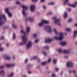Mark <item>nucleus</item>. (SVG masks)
<instances>
[{
	"instance_id": "nucleus-1",
	"label": "nucleus",
	"mask_w": 77,
	"mask_h": 77,
	"mask_svg": "<svg viewBox=\"0 0 77 77\" xmlns=\"http://www.w3.org/2000/svg\"><path fill=\"white\" fill-rule=\"evenodd\" d=\"M52 20L53 21H54V23H55V24H57L58 25V26H60L62 25V24L60 22V20H57V17H53L52 18Z\"/></svg>"
},
{
	"instance_id": "nucleus-2",
	"label": "nucleus",
	"mask_w": 77,
	"mask_h": 77,
	"mask_svg": "<svg viewBox=\"0 0 77 77\" xmlns=\"http://www.w3.org/2000/svg\"><path fill=\"white\" fill-rule=\"evenodd\" d=\"M22 7L23 9L22 11V14L24 17H26L27 14L26 13L25 10H27V9H28V7L26 5H23Z\"/></svg>"
},
{
	"instance_id": "nucleus-3",
	"label": "nucleus",
	"mask_w": 77,
	"mask_h": 77,
	"mask_svg": "<svg viewBox=\"0 0 77 77\" xmlns=\"http://www.w3.org/2000/svg\"><path fill=\"white\" fill-rule=\"evenodd\" d=\"M54 38L56 40H62L64 38V36L63 35V33L61 32L60 33V35L59 37L57 36H55Z\"/></svg>"
},
{
	"instance_id": "nucleus-4",
	"label": "nucleus",
	"mask_w": 77,
	"mask_h": 77,
	"mask_svg": "<svg viewBox=\"0 0 77 77\" xmlns=\"http://www.w3.org/2000/svg\"><path fill=\"white\" fill-rule=\"evenodd\" d=\"M27 41V38H26L24 36H23L22 37V42L20 43L19 44L20 45H25L26 44V42Z\"/></svg>"
},
{
	"instance_id": "nucleus-5",
	"label": "nucleus",
	"mask_w": 77,
	"mask_h": 77,
	"mask_svg": "<svg viewBox=\"0 0 77 77\" xmlns=\"http://www.w3.org/2000/svg\"><path fill=\"white\" fill-rule=\"evenodd\" d=\"M49 23H50V22L46 20H43L40 23L38 24V26L39 27H42L44 24H48Z\"/></svg>"
},
{
	"instance_id": "nucleus-6",
	"label": "nucleus",
	"mask_w": 77,
	"mask_h": 77,
	"mask_svg": "<svg viewBox=\"0 0 77 77\" xmlns=\"http://www.w3.org/2000/svg\"><path fill=\"white\" fill-rule=\"evenodd\" d=\"M66 65L67 68H73L74 63L72 61H69L66 63Z\"/></svg>"
},
{
	"instance_id": "nucleus-7",
	"label": "nucleus",
	"mask_w": 77,
	"mask_h": 77,
	"mask_svg": "<svg viewBox=\"0 0 77 77\" xmlns=\"http://www.w3.org/2000/svg\"><path fill=\"white\" fill-rule=\"evenodd\" d=\"M44 29L48 32H52L51 27L50 26H46L44 27Z\"/></svg>"
},
{
	"instance_id": "nucleus-8",
	"label": "nucleus",
	"mask_w": 77,
	"mask_h": 77,
	"mask_svg": "<svg viewBox=\"0 0 77 77\" xmlns=\"http://www.w3.org/2000/svg\"><path fill=\"white\" fill-rule=\"evenodd\" d=\"M5 12L6 13H7L9 17H12V14L9 11V8H7L5 9Z\"/></svg>"
},
{
	"instance_id": "nucleus-9",
	"label": "nucleus",
	"mask_w": 77,
	"mask_h": 77,
	"mask_svg": "<svg viewBox=\"0 0 77 77\" xmlns=\"http://www.w3.org/2000/svg\"><path fill=\"white\" fill-rule=\"evenodd\" d=\"M32 44H33V43L32 42H29L26 46V49H29V48H30L32 47Z\"/></svg>"
},
{
	"instance_id": "nucleus-10",
	"label": "nucleus",
	"mask_w": 77,
	"mask_h": 77,
	"mask_svg": "<svg viewBox=\"0 0 77 77\" xmlns=\"http://www.w3.org/2000/svg\"><path fill=\"white\" fill-rule=\"evenodd\" d=\"M53 38H48L46 39L45 41V43H47V42H49V43H51L52 42V41H53Z\"/></svg>"
},
{
	"instance_id": "nucleus-11",
	"label": "nucleus",
	"mask_w": 77,
	"mask_h": 77,
	"mask_svg": "<svg viewBox=\"0 0 77 77\" xmlns=\"http://www.w3.org/2000/svg\"><path fill=\"white\" fill-rule=\"evenodd\" d=\"M35 5H32L30 7V9L31 12H35Z\"/></svg>"
},
{
	"instance_id": "nucleus-12",
	"label": "nucleus",
	"mask_w": 77,
	"mask_h": 77,
	"mask_svg": "<svg viewBox=\"0 0 77 77\" xmlns=\"http://www.w3.org/2000/svg\"><path fill=\"white\" fill-rule=\"evenodd\" d=\"M3 18L5 20H6V16H5V15H0V21L3 20Z\"/></svg>"
},
{
	"instance_id": "nucleus-13",
	"label": "nucleus",
	"mask_w": 77,
	"mask_h": 77,
	"mask_svg": "<svg viewBox=\"0 0 77 77\" xmlns=\"http://www.w3.org/2000/svg\"><path fill=\"white\" fill-rule=\"evenodd\" d=\"M30 28L29 27H27L26 29V35H27L30 33Z\"/></svg>"
},
{
	"instance_id": "nucleus-14",
	"label": "nucleus",
	"mask_w": 77,
	"mask_h": 77,
	"mask_svg": "<svg viewBox=\"0 0 77 77\" xmlns=\"http://www.w3.org/2000/svg\"><path fill=\"white\" fill-rule=\"evenodd\" d=\"M4 59L7 60H11V57L7 55H5L4 56Z\"/></svg>"
},
{
	"instance_id": "nucleus-15",
	"label": "nucleus",
	"mask_w": 77,
	"mask_h": 77,
	"mask_svg": "<svg viewBox=\"0 0 77 77\" xmlns=\"http://www.w3.org/2000/svg\"><path fill=\"white\" fill-rule=\"evenodd\" d=\"M60 44L61 45L65 46L67 44V42H66L64 41V42H60Z\"/></svg>"
},
{
	"instance_id": "nucleus-16",
	"label": "nucleus",
	"mask_w": 77,
	"mask_h": 77,
	"mask_svg": "<svg viewBox=\"0 0 77 77\" xmlns=\"http://www.w3.org/2000/svg\"><path fill=\"white\" fill-rule=\"evenodd\" d=\"M63 17L65 19L67 18V17H68V14L66 12H65L64 14Z\"/></svg>"
},
{
	"instance_id": "nucleus-17",
	"label": "nucleus",
	"mask_w": 77,
	"mask_h": 77,
	"mask_svg": "<svg viewBox=\"0 0 77 77\" xmlns=\"http://www.w3.org/2000/svg\"><path fill=\"white\" fill-rule=\"evenodd\" d=\"M20 33H23L24 34V35L23 36H25V37L26 38L25 35H27L26 34V32H24V31L23 30H21L20 31Z\"/></svg>"
},
{
	"instance_id": "nucleus-18",
	"label": "nucleus",
	"mask_w": 77,
	"mask_h": 77,
	"mask_svg": "<svg viewBox=\"0 0 77 77\" xmlns=\"http://www.w3.org/2000/svg\"><path fill=\"white\" fill-rule=\"evenodd\" d=\"M53 31L54 33L56 34V35H58V32L56 30V29L55 28L54 29Z\"/></svg>"
},
{
	"instance_id": "nucleus-19",
	"label": "nucleus",
	"mask_w": 77,
	"mask_h": 77,
	"mask_svg": "<svg viewBox=\"0 0 77 77\" xmlns=\"http://www.w3.org/2000/svg\"><path fill=\"white\" fill-rule=\"evenodd\" d=\"M26 21H33V19H32L31 17H29L26 19Z\"/></svg>"
},
{
	"instance_id": "nucleus-20",
	"label": "nucleus",
	"mask_w": 77,
	"mask_h": 77,
	"mask_svg": "<svg viewBox=\"0 0 77 77\" xmlns=\"http://www.w3.org/2000/svg\"><path fill=\"white\" fill-rule=\"evenodd\" d=\"M4 22L3 21V20H0V26H2V25H3Z\"/></svg>"
},
{
	"instance_id": "nucleus-21",
	"label": "nucleus",
	"mask_w": 77,
	"mask_h": 77,
	"mask_svg": "<svg viewBox=\"0 0 77 77\" xmlns=\"http://www.w3.org/2000/svg\"><path fill=\"white\" fill-rule=\"evenodd\" d=\"M14 73L13 72H12L9 75H8V77H13L14 75Z\"/></svg>"
},
{
	"instance_id": "nucleus-22",
	"label": "nucleus",
	"mask_w": 77,
	"mask_h": 77,
	"mask_svg": "<svg viewBox=\"0 0 77 77\" xmlns=\"http://www.w3.org/2000/svg\"><path fill=\"white\" fill-rule=\"evenodd\" d=\"M12 27L14 28V29H17V26L15 25V23H13L12 25Z\"/></svg>"
},
{
	"instance_id": "nucleus-23",
	"label": "nucleus",
	"mask_w": 77,
	"mask_h": 77,
	"mask_svg": "<svg viewBox=\"0 0 77 77\" xmlns=\"http://www.w3.org/2000/svg\"><path fill=\"white\" fill-rule=\"evenodd\" d=\"M71 29H69V28H66L65 29V30L66 31H67V32H69V31H71Z\"/></svg>"
},
{
	"instance_id": "nucleus-24",
	"label": "nucleus",
	"mask_w": 77,
	"mask_h": 77,
	"mask_svg": "<svg viewBox=\"0 0 77 77\" xmlns=\"http://www.w3.org/2000/svg\"><path fill=\"white\" fill-rule=\"evenodd\" d=\"M70 53H71V50H70V49H68L66 50V53L69 54Z\"/></svg>"
},
{
	"instance_id": "nucleus-25",
	"label": "nucleus",
	"mask_w": 77,
	"mask_h": 77,
	"mask_svg": "<svg viewBox=\"0 0 77 77\" xmlns=\"http://www.w3.org/2000/svg\"><path fill=\"white\" fill-rule=\"evenodd\" d=\"M77 34V31H74V34H73V36H74V37H75V36Z\"/></svg>"
},
{
	"instance_id": "nucleus-26",
	"label": "nucleus",
	"mask_w": 77,
	"mask_h": 77,
	"mask_svg": "<svg viewBox=\"0 0 77 77\" xmlns=\"http://www.w3.org/2000/svg\"><path fill=\"white\" fill-rule=\"evenodd\" d=\"M47 63V62H44L42 63L41 65L42 66H44V65H46V63Z\"/></svg>"
},
{
	"instance_id": "nucleus-27",
	"label": "nucleus",
	"mask_w": 77,
	"mask_h": 77,
	"mask_svg": "<svg viewBox=\"0 0 77 77\" xmlns=\"http://www.w3.org/2000/svg\"><path fill=\"white\" fill-rule=\"evenodd\" d=\"M58 51L59 53H62V49L60 48L58 50Z\"/></svg>"
},
{
	"instance_id": "nucleus-28",
	"label": "nucleus",
	"mask_w": 77,
	"mask_h": 77,
	"mask_svg": "<svg viewBox=\"0 0 77 77\" xmlns=\"http://www.w3.org/2000/svg\"><path fill=\"white\" fill-rule=\"evenodd\" d=\"M44 48L45 49H46V50H48L49 49V46H46L44 47Z\"/></svg>"
},
{
	"instance_id": "nucleus-29",
	"label": "nucleus",
	"mask_w": 77,
	"mask_h": 77,
	"mask_svg": "<svg viewBox=\"0 0 77 77\" xmlns=\"http://www.w3.org/2000/svg\"><path fill=\"white\" fill-rule=\"evenodd\" d=\"M57 62V60L56 59H54L53 61V62L54 64H56V62Z\"/></svg>"
},
{
	"instance_id": "nucleus-30",
	"label": "nucleus",
	"mask_w": 77,
	"mask_h": 77,
	"mask_svg": "<svg viewBox=\"0 0 77 77\" xmlns=\"http://www.w3.org/2000/svg\"><path fill=\"white\" fill-rule=\"evenodd\" d=\"M15 63L10 64L11 67H14V66H15Z\"/></svg>"
},
{
	"instance_id": "nucleus-31",
	"label": "nucleus",
	"mask_w": 77,
	"mask_h": 77,
	"mask_svg": "<svg viewBox=\"0 0 77 77\" xmlns=\"http://www.w3.org/2000/svg\"><path fill=\"white\" fill-rule=\"evenodd\" d=\"M5 66L8 68L11 67V64H6Z\"/></svg>"
},
{
	"instance_id": "nucleus-32",
	"label": "nucleus",
	"mask_w": 77,
	"mask_h": 77,
	"mask_svg": "<svg viewBox=\"0 0 77 77\" xmlns=\"http://www.w3.org/2000/svg\"><path fill=\"white\" fill-rule=\"evenodd\" d=\"M36 59H37V57H33V58H31V60H34Z\"/></svg>"
},
{
	"instance_id": "nucleus-33",
	"label": "nucleus",
	"mask_w": 77,
	"mask_h": 77,
	"mask_svg": "<svg viewBox=\"0 0 77 77\" xmlns=\"http://www.w3.org/2000/svg\"><path fill=\"white\" fill-rule=\"evenodd\" d=\"M51 59L50 58L48 59V61L47 62V63H50L51 62Z\"/></svg>"
},
{
	"instance_id": "nucleus-34",
	"label": "nucleus",
	"mask_w": 77,
	"mask_h": 77,
	"mask_svg": "<svg viewBox=\"0 0 77 77\" xmlns=\"http://www.w3.org/2000/svg\"><path fill=\"white\" fill-rule=\"evenodd\" d=\"M67 11L69 12H71V9L70 8H68L67 9Z\"/></svg>"
},
{
	"instance_id": "nucleus-35",
	"label": "nucleus",
	"mask_w": 77,
	"mask_h": 77,
	"mask_svg": "<svg viewBox=\"0 0 77 77\" xmlns=\"http://www.w3.org/2000/svg\"><path fill=\"white\" fill-rule=\"evenodd\" d=\"M37 36V34H34L32 35V37L33 38H36V37Z\"/></svg>"
},
{
	"instance_id": "nucleus-36",
	"label": "nucleus",
	"mask_w": 77,
	"mask_h": 77,
	"mask_svg": "<svg viewBox=\"0 0 77 77\" xmlns=\"http://www.w3.org/2000/svg\"><path fill=\"white\" fill-rule=\"evenodd\" d=\"M3 73H5V71L2 70L0 71V74H3Z\"/></svg>"
},
{
	"instance_id": "nucleus-37",
	"label": "nucleus",
	"mask_w": 77,
	"mask_h": 77,
	"mask_svg": "<svg viewBox=\"0 0 77 77\" xmlns=\"http://www.w3.org/2000/svg\"><path fill=\"white\" fill-rule=\"evenodd\" d=\"M72 7H73L74 8H76V5L75 4H72Z\"/></svg>"
},
{
	"instance_id": "nucleus-38",
	"label": "nucleus",
	"mask_w": 77,
	"mask_h": 77,
	"mask_svg": "<svg viewBox=\"0 0 77 77\" xmlns=\"http://www.w3.org/2000/svg\"><path fill=\"white\" fill-rule=\"evenodd\" d=\"M68 71L69 74H71V73L72 72V70H68Z\"/></svg>"
},
{
	"instance_id": "nucleus-39",
	"label": "nucleus",
	"mask_w": 77,
	"mask_h": 77,
	"mask_svg": "<svg viewBox=\"0 0 77 77\" xmlns=\"http://www.w3.org/2000/svg\"><path fill=\"white\" fill-rule=\"evenodd\" d=\"M72 19H70L68 20V22L69 23H70V22H72Z\"/></svg>"
},
{
	"instance_id": "nucleus-40",
	"label": "nucleus",
	"mask_w": 77,
	"mask_h": 77,
	"mask_svg": "<svg viewBox=\"0 0 77 77\" xmlns=\"http://www.w3.org/2000/svg\"><path fill=\"white\" fill-rule=\"evenodd\" d=\"M48 5H54V3L52 2L50 3H49Z\"/></svg>"
},
{
	"instance_id": "nucleus-41",
	"label": "nucleus",
	"mask_w": 77,
	"mask_h": 77,
	"mask_svg": "<svg viewBox=\"0 0 77 77\" xmlns=\"http://www.w3.org/2000/svg\"><path fill=\"white\" fill-rule=\"evenodd\" d=\"M72 72L74 74H76V71L75 70H72Z\"/></svg>"
},
{
	"instance_id": "nucleus-42",
	"label": "nucleus",
	"mask_w": 77,
	"mask_h": 77,
	"mask_svg": "<svg viewBox=\"0 0 77 77\" xmlns=\"http://www.w3.org/2000/svg\"><path fill=\"white\" fill-rule=\"evenodd\" d=\"M43 8L44 10H45L46 9H47V8H46V6L45 5H44L43 7Z\"/></svg>"
},
{
	"instance_id": "nucleus-43",
	"label": "nucleus",
	"mask_w": 77,
	"mask_h": 77,
	"mask_svg": "<svg viewBox=\"0 0 77 77\" xmlns=\"http://www.w3.org/2000/svg\"><path fill=\"white\" fill-rule=\"evenodd\" d=\"M16 38V36H15V34H13V39H14L15 38Z\"/></svg>"
},
{
	"instance_id": "nucleus-44",
	"label": "nucleus",
	"mask_w": 77,
	"mask_h": 77,
	"mask_svg": "<svg viewBox=\"0 0 77 77\" xmlns=\"http://www.w3.org/2000/svg\"><path fill=\"white\" fill-rule=\"evenodd\" d=\"M42 53L45 56H46V55H47V53L45 52H42Z\"/></svg>"
},
{
	"instance_id": "nucleus-45",
	"label": "nucleus",
	"mask_w": 77,
	"mask_h": 77,
	"mask_svg": "<svg viewBox=\"0 0 77 77\" xmlns=\"http://www.w3.org/2000/svg\"><path fill=\"white\" fill-rule=\"evenodd\" d=\"M51 76L52 77H56V75H55V74H52Z\"/></svg>"
},
{
	"instance_id": "nucleus-46",
	"label": "nucleus",
	"mask_w": 77,
	"mask_h": 77,
	"mask_svg": "<svg viewBox=\"0 0 77 77\" xmlns=\"http://www.w3.org/2000/svg\"><path fill=\"white\" fill-rule=\"evenodd\" d=\"M63 53H66V50H63Z\"/></svg>"
},
{
	"instance_id": "nucleus-47",
	"label": "nucleus",
	"mask_w": 77,
	"mask_h": 77,
	"mask_svg": "<svg viewBox=\"0 0 77 77\" xmlns=\"http://www.w3.org/2000/svg\"><path fill=\"white\" fill-rule=\"evenodd\" d=\"M5 39V37H4V36L2 37L1 38H0V40H1V39Z\"/></svg>"
},
{
	"instance_id": "nucleus-48",
	"label": "nucleus",
	"mask_w": 77,
	"mask_h": 77,
	"mask_svg": "<svg viewBox=\"0 0 77 77\" xmlns=\"http://www.w3.org/2000/svg\"><path fill=\"white\" fill-rule=\"evenodd\" d=\"M1 46H0V51H2L3 50V48H0V47H1Z\"/></svg>"
},
{
	"instance_id": "nucleus-49",
	"label": "nucleus",
	"mask_w": 77,
	"mask_h": 77,
	"mask_svg": "<svg viewBox=\"0 0 77 77\" xmlns=\"http://www.w3.org/2000/svg\"><path fill=\"white\" fill-rule=\"evenodd\" d=\"M38 0H32V2H37L38 1Z\"/></svg>"
},
{
	"instance_id": "nucleus-50",
	"label": "nucleus",
	"mask_w": 77,
	"mask_h": 77,
	"mask_svg": "<svg viewBox=\"0 0 77 77\" xmlns=\"http://www.w3.org/2000/svg\"><path fill=\"white\" fill-rule=\"evenodd\" d=\"M38 39H36L35 41V43H37L38 42Z\"/></svg>"
},
{
	"instance_id": "nucleus-51",
	"label": "nucleus",
	"mask_w": 77,
	"mask_h": 77,
	"mask_svg": "<svg viewBox=\"0 0 77 77\" xmlns=\"http://www.w3.org/2000/svg\"><path fill=\"white\" fill-rule=\"evenodd\" d=\"M48 14L50 15H52L53 13L52 12H49L48 13Z\"/></svg>"
},
{
	"instance_id": "nucleus-52",
	"label": "nucleus",
	"mask_w": 77,
	"mask_h": 77,
	"mask_svg": "<svg viewBox=\"0 0 77 77\" xmlns=\"http://www.w3.org/2000/svg\"><path fill=\"white\" fill-rule=\"evenodd\" d=\"M64 58L65 59H68V56H64Z\"/></svg>"
},
{
	"instance_id": "nucleus-53",
	"label": "nucleus",
	"mask_w": 77,
	"mask_h": 77,
	"mask_svg": "<svg viewBox=\"0 0 77 77\" xmlns=\"http://www.w3.org/2000/svg\"><path fill=\"white\" fill-rule=\"evenodd\" d=\"M72 4H71L69 3L68 4V6H71V7H72Z\"/></svg>"
},
{
	"instance_id": "nucleus-54",
	"label": "nucleus",
	"mask_w": 77,
	"mask_h": 77,
	"mask_svg": "<svg viewBox=\"0 0 77 77\" xmlns=\"http://www.w3.org/2000/svg\"><path fill=\"white\" fill-rule=\"evenodd\" d=\"M16 4H17L18 5H20V2H19L18 1L16 2Z\"/></svg>"
},
{
	"instance_id": "nucleus-55",
	"label": "nucleus",
	"mask_w": 77,
	"mask_h": 77,
	"mask_svg": "<svg viewBox=\"0 0 77 77\" xmlns=\"http://www.w3.org/2000/svg\"><path fill=\"white\" fill-rule=\"evenodd\" d=\"M55 70L56 71H59V69H58V68H55Z\"/></svg>"
},
{
	"instance_id": "nucleus-56",
	"label": "nucleus",
	"mask_w": 77,
	"mask_h": 77,
	"mask_svg": "<svg viewBox=\"0 0 77 77\" xmlns=\"http://www.w3.org/2000/svg\"><path fill=\"white\" fill-rule=\"evenodd\" d=\"M28 61V59H26L25 60V63H27V61Z\"/></svg>"
},
{
	"instance_id": "nucleus-57",
	"label": "nucleus",
	"mask_w": 77,
	"mask_h": 77,
	"mask_svg": "<svg viewBox=\"0 0 77 77\" xmlns=\"http://www.w3.org/2000/svg\"><path fill=\"white\" fill-rule=\"evenodd\" d=\"M6 46L7 47H9V44L8 43H7V44L6 45Z\"/></svg>"
},
{
	"instance_id": "nucleus-58",
	"label": "nucleus",
	"mask_w": 77,
	"mask_h": 77,
	"mask_svg": "<svg viewBox=\"0 0 77 77\" xmlns=\"http://www.w3.org/2000/svg\"><path fill=\"white\" fill-rule=\"evenodd\" d=\"M4 68V66H0V68Z\"/></svg>"
},
{
	"instance_id": "nucleus-59",
	"label": "nucleus",
	"mask_w": 77,
	"mask_h": 77,
	"mask_svg": "<svg viewBox=\"0 0 77 77\" xmlns=\"http://www.w3.org/2000/svg\"><path fill=\"white\" fill-rule=\"evenodd\" d=\"M65 1L67 2V3H68V2H69V0H65Z\"/></svg>"
},
{
	"instance_id": "nucleus-60",
	"label": "nucleus",
	"mask_w": 77,
	"mask_h": 77,
	"mask_svg": "<svg viewBox=\"0 0 77 77\" xmlns=\"http://www.w3.org/2000/svg\"><path fill=\"white\" fill-rule=\"evenodd\" d=\"M31 72H31V71H28V74H31Z\"/></svg>"
},
{
	"instance_id": "nucleus-61",
	"label": "nucleus",
	"mask_w": 77,
	"mask_h": 77,
	"mask_svg": "<svg viewBox=\"0 0 77 77\" xmlns=\"http://www.w3.org/2000/svg\"><path fill=\"white\" fill-rule=\"evenodd\" d=\"M66 3H67V2L65 1V2L64 3V5H65L66 4Z\"/></svg>"
},
{
	"instance_id": "nucleus-62",
	"label": "nucleus",
	"mask_w": 77,
	"mask_h": 77,
	"mask_svg": "<svg viewBox=\"0 0 77 77\" xmlns=\"http://www.w3.org/2000/svg\"><path fill=\"white\" fill-rule=\"evenodd\" d=\"M45 2V0H41V2Z\"/></svg>"
},
{
	"instance_id": "nucleus-63",
	"label": "nucleus",
	"mask_w": 77,
	"mask_h": 77,
	"mask_svg": "<svg viewBox=\"0 0 77 77\" xmlns=\"http://www.w3.org/2000/svg\"><path fill=\"white\" fill-rule=\"evenodd\" d=\"M15 57H13V60L15 59Z\"/></svg>"
},
{
	"instance_id": "nucleus-64",
	"label": "nucleus",
	"mask_w": 77,
	"mask_h": 77,
	"mask_svg": "<svg viewBox=\"0 0 77 77\" xmlns=\"http://www.w3.org/2000/svg\"><path fill=\"white\" fill-rule=\"evenodd\" d=\"M75 27L77 26V23H76V24H75Z\"/></svg>"
}]
</instances>
